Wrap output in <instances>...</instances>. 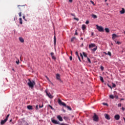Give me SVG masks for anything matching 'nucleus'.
I'll return each instance as SVG.
<instances>
[{"instance_id": "obj_45", "label": "nucleus", "mask_w": 125, "mask_h": 125, "mask_svg": "<svg viewBox=\"0 0 125 125\" xmlns=\"http://www.w3.org/2000/svg\"><path fill=\"white\" fill-rule=\"evenodd\" d=\"M45 78L47 79V81H50L49 80V78H48V77H47V76H45Z\"/></svg>"}, {"instance_id": "obj_61", "label": "nucleus", "mask_w": 125, "mask_h": 125, "mask_svg": "<svg viewBox=\"0 0 125 125\" xmlns=\"http://www.w3.org/2000/svg\"><path fill=\"white\" fill-rule=\"evenodd\" d=\"M19 6H21V5H18V7H19Z\"/></svg>"}, {"instance_id": "obj_7", "label": "nucleus", "mask_w": 125, "mask_h": 125, "mask_svg": "<svg viewBox=\"0 0 125 125\" xmlns=\"http://www.w3.org/2000/svg\"><path fill=\"white\" fill-rule=\"evenodd\" d=\"M46 95H47L49 98H50L51 99H52V98H53V96L51 95V94H50V93L46 92Z\"/></svg>"}, {"instance_id": "obj_28", "label": "nucleus", "mask_w": 125, "mask_h": 125, "mask_svg": "<svg viewBox=\"0 0 125 125\" xmlns=\"http://www.w3.org/2000/svg\"><path fill=\"white\" fill-rule=\"evenodd\" d=\"M54 44H56V37L54 36Z\"/></svg>"}, {"instance_id": "obj_1", "label": "nucleus", "mask_w": 125, "mask_h": 125, "mask_svg": "<svg viewBox=\"0 0 125 125\" xmlns=\"http://www.w3.org/2000/svg\"><path fill=\"white\" fill-rule=\"evenodd\" d=\"M58 103L59 104V105H62V106L66 107V108H67L68 110H69V111H72V108H71V107H70L69 106H67L66 104H65V103L64 102H62L61 100L58 99Z\"/></svg>"}, {"instance_id": "obj_29", "label": "nucleus", "mask_w": 125, "mask_h": 125, "mask_svg": "<svg viewBox=\"0 0 125 125\" xmlns=\"http://www.w3.org/2000/svg\"><path fill=\"white\" fill-rule=\"evenodd\" d=\"M22 18H23V19H24V21H27V19H25V16H23Z\"/></svg>"}, {"instance_id": "obj_5", "label": "nucleus", "mask_w": 125, "mask_h": 125, "mask_svg": "<svg viewBox=\"0 0 125 125\" xmlns=\"http://www.w3.org/2000/svg\"><path fill=\"white\" fill-rule=\"evenodd\" d=\"M51 122L52 123H53V124H54L55 125H60V122H59V121L55 120L53 118L51 119Z\"/></svg>"}, {"instance_id": "obj_54", "label": "nucleus", "mask_w": 125, "mask_h": 125, "mask_svg": "<svg viewBox=\"0 0 125 125\" xmlns=\"http://www.w3.org/2000/svg\"><path fill=\"white\" fill-rule=\"evenodd\" d=\"M122 110L123 111H125V108H124V107H122Z\"/></svg>"}, {"instance_id": "obj_31", "label": "nucleus", "mask_w": 125, "mask_h": 125, "mask_svg": "<svg viewBox=\"0 0 125 125\" xmlns=\"http://www.w3.org/2000/svg\"><path fill=\"white\" fill-rule=\"evenodd\" d=\"M112 87L113 88L116 87V84L112 83Z\"/></svg>"}, {"instance_id": "obj_23", "label": "nucleus", "mask_w": 125, "mask_h": 125, "mask_svg": "<svg viewBox=\"0 0 125 125\" xmlns=\"http://www.w3.org/2000/svg\"><path fill=\"white\" fill-rule=\"evenodd\" d=\"M110 98H111V99H114V98H115V97L113 95H110L109 96Z\"/></svg>"}, {"instance_id": "obj_62", "label": "nucleus", "mask_w": 125, "mask_h": 125, "mask_svg": "<svg viewBox=\"0 0 125 125\" xmlns=\"http://www.w3.org/2000/svg\"><path fill=\"white\" fill-rule=\"evenodd\" d=\"M16 18H14V21H15Z\"/></svg>"}, {"instance_id": "obj_22", "label": "nucleus", "mask_w": 125, "mask_h": 125, "mask_svg": "<svg viewBox=\"0 0 125 125\" xmlns=\"http://www.w3.org/2000/svg\"><path fill=\"white\" fill-rule=\"evenodd\" d=\"M100 81H101L102 83H104V80L103 79V77H102V76H100Z\"/></svg>"}, {"instance_id": "obj_19", "label": "nucleus", "mask_w": 125, "mask_h": 125, "mask_svg": "<svg viewBox=\"0 0 125 125\" xmlns=\"http://www.w3.org/2000/svg\"><path fill=\"white\" fill-rule=\"evenodd\" d=\"M56 79L57 80H60V75L59 74H57L56 75Z\"/></svg>"}, {"instance_id": "obj_14", "label": "nucleus", "mask_w": 125, "mask_h": 125, "mask_svg": "<svg viewBox=\"0 0 125 125\" xmlns=\"http://www.w3.org/2000/svg\"><path fill=\"white\" fill-rule=\"evenodd\" d=\"M117 37H118V36H117V35H116V34H112V39L113 40H115L116 39V38H117Z\"/></svg>"}, {"instance_id": "obj_11", "label": "nucleus", "mask_w": 125, "mask_h": 125, "mask_svg": "<svg viewBox=\"0 0 125 125\" xmlns=\"http://www.w3.org/2000/svg\"><path fill=\"white\" fill-rule=\"evenodd\" d=\"M104 117L106 119V120H110V115L108 114H104Z\"/></svg>"}, {"instance_id": "obj_41", "label": "nucleus", "mask_w": 125, "mask_h": 125, "mask_svg": "<svg viewBox=\"0 0 125 125\" xmlns=\"http://www.w3.org/2000/svg\"><path fill=\"white\" fill-rule=\"evenodd\" d=\"M85 24H89V21H86V22H85Z\"/></svg>"}, {"instance_id": "obj_8", "label": "nucleus", "mask_w": 125, "mask_h": 125, "mask_svg": "<svg viewBox=\"0 0 125 125\" xmlns=\"http://www.w3.org/2000/svg\"><path fill=\"white\" fill-rule=\"evenodd\" d=\"M120 118H121V117L119 114L116 115L114 116V119H115V120H116L117 121H119V120H120Z\"/></svg>"}, {"instance_id": "obj_35", "label": "nucleus", "mask_w": 125, "mask_h": 125, "mask_svg": "<svg viewBox=\"0 0 125 125\" xmlns=\"http://www.w3.org/2000/svg\"><path fill=\"white\" fill-rule=\"evenodd\" d=\"M69 59H70V61H72V60H73V57L72 56H70Z\"/></svg>"}, {"instance_id": "obj_44", "label": "nucleus", "mask_w": 125, "mask_h": 125, "mask_svg": "<svg viewBox=\"0 0 125 125\" xmlns=\"http://www.w3.org/2000/svg\"><path fill=\"white\" fill-rule=\"evenodd\" d=\"M78 57V59L80 61V62H82V61L81 60V58H80V56Z\"/></svg>"}, {"instance_id": "obj_52", "label": "nucleus", "mask_w": 125, "mask_h": 125, "mask_svg": "<svg viewBox=\"0 0 125 125\" xmlns=\"http://www.w3.org/2000/svg\"><path fill=\"white\" fill-rule=\"evenodd\" d=\"M101 70H103V69H104V68L103 67V66H101Z\"/></svg>"}, {"instance_id": "obj_63", "label": "nucleus", "mask_w": 125, "mask_h": 125, "mask_svg": "<svg viewBox=\"0 0 125 125\" xmlns=\"http://www.w3.org/2000/svg\"><path fill=\"white\" fill-rule=\"evenodd\" d=\"M116 98H117V99H118V96H116Z\"/></svg>"}, {"instance_id": "obj_36", "label": "nucleus", "mask_w": 125, "mask_h": 125, "mask_svg": "<svg viewBox=\"0 0 125 125\" xmlns=\"http://www.w3.org/2000/svg\"><path fill=\"white\" fill-rule=\"evenodd\" d=\"M103 105H105V106H108V104L104 103H103Z\"/></svg>"}, {"instance_id": "obj_12", "label": "nucleus", "mask_w": 125, "mask_h": 125, "mask_svg": "<svg viewBox=\"0 0 125 125\" xmlns=\"http://www.w3.org/2000/svg\"><path fill=\"white\" fill-rule=\"evenodd\" d=\"M121 14H125V8H122V10L120 11Z\"/></svg>"}, {"instance_id": "obj_50", "label": "nucleus", "mask_w": 125, "mask_h": 125, "mask_svg": "<svg viewBox=\"0 0 125 125\" xmlns=\"http://www.w3.org/2000/svg\"><path fill=\"white\" fill-rule=\"evenodd\" d=\"M94 33L92 32V33H91V36H94Z\"/></svg>"}, {"instance_id": "obj_16", "label": "nucleus", "mask_w": 125, "mask_h": 125, "mask_svg": "<svg viewBox=\"0 0 125 125\" xmlns=\"http://www.w3.org/2000/svg\"><path fill=\"white\" fill-rule=\"evenodd\" d=\"M27 109H28V110H33V106L30 105H28Z\"/></svg>"}, {"instance_id": "obj_53", "label": "nucleus", "mask_w": 125, "mask_h": 125, "mask_svg": "<svg viewBox=\"0 0 125 125\" xmlns=\"http://www.w3.org/2000/svg\"><path fill=\"white\" fill-rule=\"evenodd\" d=\"M75 35H76V36H78V33H77V31H76Z\"/></svg>"}, {"instance_id": "obj_49", "label": "nucleus", "mask_w": 125, "mask_h": 125, "mask_svg": "<svg viewBox=\"0 0 125 125\" xmlns=\"http://www.w3.org/2000/svg\"><path fill=\"white\" fill-rule=\"evenodd\" d=\"M104 54H105V55H108V53H106V52H104Z\"/></svg>"}, {"instance_id": "obj_33", "label": "nucleus", "mask_w": 125, "mask_h": 125, "mask_svg": "<svg viewBox=\"0 0 125 125\" xmlns=\"http://www.w3.org/2000/svg\"><path fill=\"white\" fill-rule=\"evenodd\" d=\"M118 107H122V104L120 103L118 104Z\"/></svg>"}, {"instance_id": "obj_3", "label": "nucleus", "mask_w": 125, "mask_h": 125, "mask_svg": "<svg viewBox=\"0 0 125 125\" xmlns=\"http://www.w3.org/2000/svg\"><path fill=\"white\" fill-rule=\"evenodd\" d=\"M9 116H10V114H8L6 117V118L4 120H1L0 122V125H3L7 122V120H8V118H9Z\"/></svg>"}, {"instance_id": "obj_40", "label": "nucleus", "mask_w": 125, "mask_h": 125, "mask_svg": "<svg viewBox=\"0 0 125 125\" xmlns=\"http://www.w3.org/2000/svg\"><path fill=\"white\" fill-rule=\"evenodd\" d=\"M74 19L75 20H77V21H79V19L77 18H74Z\"/></svg>"}, {"instance_id": "obj_20", "label": "nucleus", "mask_w": 125, "mask_h": 125, "mask_svg": "<svg viewBox=\"0 0 125 125\" xmlns=\"http://www.w3.org/2000/svg\"><path fill=\"white\" fill-rule=\"evenodd\" d=\"M85 28H86L85 25L83 24V25H82V30H83V31L84 30H85Z\"/></svg>"}, {"instance_id": "obj_17", "label": "nucleus", "mask_w": 125, "mask_h": 125, "mask_svg": "<svg viewBox=\"0 0 125 125\" xmlns=\"http://www.w3.org/2000/svg\"><path fill=\"white\" fill-rule=\"evenodd\" d=\"M92 17L94 19H96V18H97V16H96V15L92 14Z\"/></svg>"}, {"instance_id": "obj_56", "label": "nucleus", "mask_w": 125, "mask_h": 125, "mask_svg": "<svg viewBox=\"0 0 125 125\" xmlns=\"http://www.w3.org/2000/svg\"><path fill=\"white\" fill-rule=\"evenodd\" d=\"M61 125H65L64 124H61Z\"/></svg>"}, {"instance_id": "obj_9", "label": "nucleus", "mask_w": 125, "mask_h": 125, "mask_svg": "<svg viewBox=\"0 0 125 125\" xmlns=\"http://www.w3.org/2000/svg\"><path fill=\"white\" fill-rule=\"evenodd\" d=\"M50 55H51V56H52V59H53L54 60H56V57H55V56H54V53L51 52V53H50Z\"/></svg>"}, {"instance_id": "obj_42", "label": "nucleus", "mask_w": 125, "mask_h": 125, "mask_svg": "<svg viewBox=\"0 0 125 125\" xmlns=\"http://www.w3.org/2000/svg\"><path fill=\"white\" fill-rule=\"evenodd\" d=\"M75 54L77 55V56H78H78H79V54L78 53V52H76Z\"/></svg>"}, {"instance_id": "obj_30", "label": "nucleus", "mask_w": 125, "mask_h": 125, "mask_svg": "<svg viewBox=\"0 0 125 125\" xmlns=\"http://www.w3.org/2000/svg\"><path fill=\"white\" fill-rule=\"evenodd\" d=\"M87 61L89 62V63H91V61H90V59L89 58H88V57H87Z\"/></svg>"}, {"instance_id": "obj_38", "label": "nucleus", "mask_w": 125, "mask_h": 125, "mask_svg": "<svg viewBox=\"0 0 125 125\" xmlns=\"http://www.w3.org/2000/svg\"><path fill=\"white\" fill-rule=\"evenodd\" d=\"M80 56L82 57V59H83V54L81 53H80Z\"/></svg>"}, {"instance_id": "obj_13", "label": "nucleus", "mask_w": 125, "mask_h": 125, "mask_svg": "<svg viewBox=\"0 0 125 125\" xmlns=\"http://www.w3.org/2000/svg\"><path fill=\"white\" fill-rule=\"evenodd\" d=\"M57 119H58V120L60 121V122H62L63 121V119L60 115L57 116Z\"/></svg>"}, {"instance_id": "obj_64", "label": "nucleus", "mask_w": 125, "mask_h": 125, "mask_svg": "<svg viewBox=\"0 0 125 125\" xmlns=\"http://www.w3.org/2000/svg\"><path fill=\"white\" fill-rule=\"evenodd\" d=\"M71 15H72V16H74V14H71Z\"/></svg>"}, {"instance_id": "obj_59", "label": "nucleus", "mask_w": 125, "mask_h": 125, "mask_svg": "<svg viewBox=\"0 0 125 125\" xmlns=\"http://www.w3.org/2000/svg\"><path fill=\"white\" fill-rule=\"evenodd\" d=\"M121 101H123V100H124V99H123V98H122V99H121Z\"/></svg>"}, {"instance_id": "obj_26", "label": "nucleus", "mask_w": 125, "mask_h": 125, "mask_svg": "<svg viewBox=\"0 0 125 125\" xmlns=\"http://www.w3.org/2000/svg\"><path fill=\"white\" fill-rule=\"evenodd\" d=\"M107 55H109V56H112V53L111 52H108Z\"/></svg>"}, {"instance_id": "obj_2", "label": "nucleus", "mask_w": 125, "mask_h": 125, "mask_svg": "<svg viewBox=\"0 0 125 125\" xmlns=\"http://www.w3.org/2000/svg\"><path fill=\"white\" fill-rule=\"evenodd\" d=\"M27 84L31 88H34V85L36 84V83L34 81H31L30 79H28Z\"/></svg>"}, {"instance_id": "obj_58", "label": "nucleus", "mask_w": 125, "mask_h": 125, "mask_svg": "<svg viewBox=\"0 0 125 125\" xmlns=\"http://www.w3.org/2000/svg\"><path fill=\"white\" fill-rule=\"evenodd\" d=\"M73 53V51H71V54L72 55Z\"/></svg>"}, {"instance_id": "obj_60", "label": "nucleus", "mask_w": 125, "mask_h": 125, "mask_svg": "<svg viewBox=\"0 0 125 125\" xmlns=\"http://www.w3.org/2000/svg\"><path fill=\"white\" fill-rule=\"evenodd\" d=\"M63 111L65 113L66 112V111H65V110H63Z\"/></svg>"}, {"instance_id": "obj_18", "label": "nucleus", "mask_w": 125, "mask_h": 125, "mask_svg": "<svg viewBox=\"0 0 125 125\" xmlns=\"http://www.w3.org/2000/svg\"><path fill=\"white\" fill-rule=\"evenodd\" d=\"M20 20V24H21V25H22V24H23V21H22V18H20L19 19Z\"/></svg>"}, {"instance_id": "obj_55", "label": "nucleus", "mask_w": 125, "mask_h": 125, "mask_svg": "<svg viewBox=\"0 0 125 125\" xmlns=\"http://www.w3.org/2000/svg\"><path fill=\"white\" fill-rule=\"evenodd\" d=\"M11 122H12V119H11V120H10V123H11Z\"/></svg>"}, {"instance_id": "obj_39", "label": "nucleus", "mask_w": 125, "mask_h": 125, "mask_svg": "<svg viewBox=\"0 0 125 125\" xmlns=\"http://www.w3.org/2000/svg\"><path fill=\"white\" fill-rule=\"evenodd\" d=\"M20 63V61H19V60H18V61H16V63L18 65V64H19Z\"/></svg>"}, {"instance_id": "obj_48", "label": "nucleus", "mask_w": 125, "mask_h": 125, "mask_svg": "<svg viewBox=\"0 0 125 125\" xmlns=\"http://www.w3.org/2000/svg\"><path fill=\"white\" fill-rule=\"evenodd\" d=\"M90 2L92 4H94V2H93L92 0L90 1Z\"/></svg>"}, {"instance_id": "obj_34", "label": "nucleus", "mask_w": 125, "mask_h": 125, "mask_svg": "<svg viewBox=\"0 0 125 125\" xmlns=\"http://www.w3.org/2000/svg\"><path fill=\"white\" fill-rule=\"evenodd\" d=\"M19 15L20 17H21V16H22V13L21 12H20L19 13Z\"/></svg>"}, {"instance_id": "obj_46", "label": "nucleus", "mask_w": 125, "mask_h": 125, "mask_svg": "<svg viewBox=\"0 0 125 125\" xmlns=\"http://www.w3.org/2000/svg\"><path fill=\"white\" fill-rule=\"evenodd\" d=\"M116 43H117V44H120V43H121V42H119V41H118L116 42Z\"/></svg>"}, {"instance_id": "obj_10", "label": "nucleus", "mask_w": 125, "mask_h": 125, "mask_svg": "<svg viewBox=\"0 0 125 125\" xmlns=\"http://www.w3.org/2000/svg\"><path fill=\"white\" fill-rule=\"evenodd\" d=\"M92 47H95V44L91 43L89 45V48H92Z\"/></svg>"}, {"instance_id": "obj_15", "label": "nucleus", "mask_w": 125, "mask_h": 125, "mask_svg": "<svg viewBox=\"0 0 125 125\" xmlns=\"http://www.w3.org/2000/svg\"><path fill=\"white\" fill-rule=\"evenodd\" d=\"M19 40L21 42H24V39H23L22 37H20L19 38Z\"/></svg>"}, {"instance_id": "obj_47", "label": "nucleus", "mask_w": 125, "mask_h": 125, "mask_svg": "<svg viewBox=\"0 0 125 125\" xmlns=\"http://www.w3.org/2000/svg\"><path fill=\"white\" fill-rule=\"evenodd\" d=\"M42 107H43V104H42V106L39 105V108H42Z\"/></svg>"}, {"instance_id": "obj_43", "label": "nucleus", "mask_w": 125, "mask_h": 125, "mask_svg": "<svg viewBox=\"0 0 125 125\" xmlns=\"http://www.w3.org/2000/svg\"><path fill=\"white\" fill-rule=\"evenodd\" d=\"M36 110H38L39 109V106L38 105H36Z\"/></svg>"}, {"instance_id": "obj_24", "label": "nucleus", "mask_w": 125, "mask_h": 125, "mask_svg": "<svg viewBox=\"0 0 125 125\" xmlns=\"http://www.w3.org/2000/svg\"><path fill=\"white\" fill-rule=\"evenodd\" d=\"M75 39H76V37H73L72 38H71V42H73L75 41Z\"/></svg>"}, {"instance_id": "obj_51", "label": "nucleus", "mask_w": 125, "mask_h": 125, "mask_svg": "<svg viewBox=\"0 0 125 125\" xmlns=\"http://www.w3.org/2000/svg\"><path fill=\"white\" fill-rule=\"evenodd\" d=\"M69 2H73V0H69Z\"/></svg>"}, {"instance_id": "obj_32", "label": "nucleus", "mask_w": 125, "mask_h": 125, "mask_svg": "<svg viewBox=\"0 0 125 125\" xmlns=\"http://www.w3.org/2000/svg\"><path fill=\"white\" fill-rule=\"evenodd\" d=\"M49 107L51 108V110H54V108H53V107H52V106L49 105H48Z\"/></svg>"}, {"instance_id": "obj_4", "label": "nucleus", "mask_w": 125, "mask_h": 125, "mask_svg": "<svg viewBox=\"0 0 125 125\" xmlns=\"http://www.w3.org/2000/svg\"><path fill=\"white\" fill-rule=\"evenodd\" d=\"M97 26V29L99 31V32H104V28L102 26H99L98 25Z\"/></svg>"}, {"instance_id": "obj_37", "label": "nucleus", "mask_w": 125, "mask_h": 125, "mask_svg": "<svg viewBox=\"0 0 125 125\" xmlns=\"http://www.w3.org/2000/svg\"><path fill=\"white\" fill-rule=\"evenodd\" d=\"M107 86H108V87L111 88V89H112V86L111 85H110L109 84H107Z\"/></svg>"}, {"instance_id": "obj_21", "label": "nucleus", "mask_w": 125, "mask_h": 125, "mask_svg": "<svg viewBox=\"0 0 125 125\" xmlns=\"http://www.w3.org/2000/svg\"><path fill=\"white\" fill-rule=\"evenodd\" d=\"M105 31L106 33H109L110 32V30L108 28H105Z\"/></svg>"}, {"instance_id": "obj_6", "label": "nucleus", "mask_w": 125, "mask_h": 125, "mask_svg": "<svg viewBox=\"0 0 125 125\" xmlns=\"http://www.w3.org/2000/svg\"><path fill=\"white\" fill-rule=\"evenodd\" d=\"M93 121L95 122H98V116L94 113V116L93 117Z\"/></svg>"}, {"instance_id": "obj_25", "label": "nucleus", "mask_w": 125, "mask_h": 125, "mask_svg": "<svg viewBox=\"0 0 125 125\" xmlns=\"http://www.w3.org/2000/svg\"><path fill=\"white\" fill-rule=\"evenodd\" d=\"M92 51H96L97 50V46H96L95 48L92 49Z\"/></svg>"}, {"instance_id": "obj_27", "label": "nucleus", "mask_w": 125, "mask_h": 125, "mask_svg": "<svg viewBox=\"0 0 125 125\" xmlns=\"http://www.w3.org/2000/svg\"><path fill=\"white\" fill-rule=\"evenodd\" d=\"M83 55L84 57H87V55H86V54L84 52H83Z\"/></svg>"}, {"instance_id": "obj_57", "label": "nucleus", "mask_w": 125, "mask_h": 125, "mask_svg": "<svg viewBox=\"0 0 125 125\" xmlns=\"http://www.w3.org/2000/svg\"><path fill=\"white\" fill-rule=\"evenodd\" d=\"M12 71H13L14 72H15V70H14V68H12Z\"/></svg>"}]
</instances>
